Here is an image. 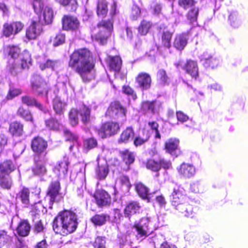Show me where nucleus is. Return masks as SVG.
<instances>
[{
	"instance_id": "nucleus-1",
	"label": "nucleus",
	"mask_w": 248,
	"mask_h": 248,
	"mask_svg": "<svg viewBox=\"0 0 248 248\" xmlns=\"http://www.w3.org/2000/svg\"><path fill=\"white\" fill-rule=\"evenodd\" d=\"M69 66L80 75L84 82L94 78V65L92 62L91 53L87 49L74 51L70 56Z\"/></svg>"
},
{
	"instance_id": "nucleus-2",
	"label": "nucleus",
	"mask_w": 248,
	"mask_h": 248,
	"mask_svg": "<svg viewBox=\"0 0 248 248\" xmlns=\"http://www.w3.org/2000/svg\"><path fill=\"white\" fill-rule=\"evenodd\" d=\"M77 225L76 214L71 211L64 210L54 218L53 229L56 233L65 236L73 232Z\"/></svg>"
},
{
	"instance_id": "nucleus-3",
	"label": "nucleus",
	"mask_w": 248,
	"mask_h": 248,
	"mask_svg": "<svg viewBox=\"0 0 248 248\" xmlns=\"http://www.w3.org/2000/svg\"><path fill=\"white\" fill-rule=\"evenodd\" d=\"M170 200L172 205L186 217H190L192 215V207L187 203L188 198L184 194V191L182 188H174Z\"/></svg>"
},
{
	"instance_id": "nucleus-4",
	"label": "nucleus",
	"mask_w": 248,
	"mask_h": 248,
	"mask_svg": "<svg viewBox=\"0 0 248 248\" xmlns=\"http://www.w3.org/2000/svg\"><path fill=\"white\" fill-rule=\"evenodd\" d=\"M90 109L85 106H82L78 109H72L69 114L71 124L72 126L76 125L79 119L84 124L89 122L90 120Z\"/></svg>"
},
{
	"instance_id": "nucleus-5",
	"label": "nucleus",
	"mask_w": 248,
	"mask_h": 248,
	"mask_svg": "<svg viewBox=\"0 0 248 248\" xmlns=\"http://www.w3.org/2000/svg\"><path fill=\"white\" fill-rule=\"evenodd\" d=\"M33 7L37 14H40L42 13V15H40V18H43L45 24H49L52 22L53 17V11L48 7L44 8L43 3L41 0H33Z\"/></svg>"
},
{
	"instance_id": "nucleus-6",
	"label": "nucleus",
	"mask_w": 248,
	"mask_h": 248,
	"mask_svg": "<svg viewBox=\"0 0 248 248\" xmlns=\"http://www.w3.org/2000/svg\"><path fill=\"white\" fill-rule=\"evenodd\" d=\"M31 86L33 92L38 95L47 94V85L43 79L38 75H33L31 80Z\"/></svg>"
},
{
	"instance_id": "nucleus-7",
	"label": "nucleus",
	"mask_w": 248,
	"mask_h": 248,
	"mask_svg": "<svg viewBox=\"0 0 248 248\" xmlns=\"http://www.w3.org/2000/svg\"><path fill=\"white\" fill-rule=\"evenodd\" d=\"M99 32L94 35V37L97 40H100L101 44H104L108 37L110 35L113 28L112 22L109 20L102 21L98 25Z\"/></svg>"
},
{
	"instance_id": "nucleus-8",
	"label": "nucleus",
	"mask_w": 248,
	"mask_h": 248,
	"mask_svg": "<svg viewBox=\"0 0 248 248\" xmlns=\"http://www.w3.org/2000/svg\"><path fill=\"white\" fill-rule=\"evenodd\" d=\"M150 219L148 217L142 218L134 225L137 232V237L142 239L146 237L150 232Z\"/></svg>"
},
{
	"instance_id": "nucleus-9",
	"label": "nucleus",
	"mask_w": 248,
	"mask_h": 248,
	"mask_svg": "<svg viewBox=\"0 0 248 248\" xmlns=\"http://www.w3.org/2000/svg\"><path fill=\"white\" fill-rule=\"evenodd\" d=\"M31 146L33 152L37 154L36 156L43 158L46 156L47 144L43 139L39 137L34 138L32 140Z\"/></svg>"
},
{
	"instance_id": "nucleus-10",
	"label": "nucleus",
	"mask_w": 248,
	"mask_h": 248,
	"mask_svg": "<svg viewBox=\"0 0 248 248\" xmlns=\"http://www.w3.org/2000/svg\"><path fill=\"white\" fill-rule=\"evenodd\" d=\"M120 128L118 123L108 122L105 123L98 131V134L102 138L114 135Z\"/></svg>"
},
{
	"instance_id": "nucleus-11",
	"label": "nucleus",
	"mask_w": 248,
	"mask_h": 248,
	"mask_svg": "<svg viewBox=\"0 0 248 248\" xmlns=\"http://www.w3.org/2000/svg\"><path fill=\"white\" fill-rule=\"evenodd\" d=\"M60 188L59 182L55 181L49 185L47 192L46 198L49 201V208H51L54 202H58L60 197L59 193Z\"/></svg>"
},
{
	"instance_id": "nucleus-12",
	"label": "nucleus",
	"mask_w": 248,
	"mask_h": 248,
	"mask_svg": "<svg viewBox=\"0 0 248 248\" xmlns=\"http://www.w3.org/2000/svg\"><path fill=\"white\" fill-rule=\"evenodd\" d=\"M42 32V26L39 22L32 21L26 30V38L28 40L35 39Z\"/></svg>"
},
{
	"instance_id": "nucleus-13",
	"label": "nucleus",
	"mask_w": 248,
	"mask_h": 248,
	"mask_svg": "<svg viewBox=\"0 0 248 248\" xmlns=\"http://www.w3.org/2000/svg\"><path fill=\"white\" fill-rule=\"evenodd\" d=\"M24 25L19 21L11 23H6L3 25V33L6 37H10L13 34H16L23 28Z\"/></svg>"
},
{
	"instance_id": "nucleus-14",
	"label": "nucleus",
	"mask_w": 248,
	"mask_h": 248,
	"mask_svg": "<svg viewBox=\"0 0 248 248\" xmlns=\"http://www.w3.org/2000/svg\"><path fill=\"white\" fill-rule=\"evenodd\" d=\"M62 28L65 31H75L78 29L80 23L76 17L64 16L62 19Z\"/></svg>"
},
{
	"instance_id": "nucleus-15",
	"label": "nucleus",
	"mask_w": 248,
	"mask_h": 248,
	"mask_svg": "<svg viewBox=\"0 0 248 248\" xmlns=\"http://www.w3.org/2000/svg\"><path fill=\"white\" fill-rule=\"evenodd\" d=\"M201 62L205 67L215 68L217 67L219 62V60L216 57H213L208 52H204L199 56Z\"/></svg>"
},
{
	"instance_id": "nucleus-16",
	"label": "nucleus",
	"mask_w": 248,
	"mask_h": 248,
	"mask_svg": "<svg viewBox=\"0 0 248 248\" xmlns=\"http://www.w3.org/2000/svg\"><path fill=\"white\" fill-rule=\"evenodd\" d=\"M181 67L192 78L196 79L199 76L198 66L196 62L189 60L181 65Z\"/></svg>"
},
{
	"instance_id": "nucleus-17",
	"label": "nucleus",
	"mask_w": 248,
	"mask_h": 248,
	"mask_svg": "<svg viewBox=\"0 0 248 248\" xmlns=\"http://www.w3.org/2000/svg\"><path fill=\"white\" fill-rule=\"evenodd\" d=\"M179 140L175 138H171L166 141L165 147L166 152L174 156H177L180 154L178 148Z\"/></svg>"
},
{
	"instance_id": "nucleus-18",
	"label": "nucleus",
	"mask_w": 248,
	"mask_h": 248,
	"mask_svg": "<svg viewBox=\"0 0 248 248\" xmlns=\"http://www.w3.org/2000/svg\"><path fill=\"white\" fill-rule=\"evenodd\" d=\"M106 114L112 117H124L125 115L124 109L118 102H112L108 108Z\"/></svg>"
},
{
	"instance_id": "nucleus-19",
	"label": "nucleus",
	"mask_w": 248,
	"mask_h": 248,
	"mask_svg": "<svg viewBox=\"0 0 248 248\" xmlns=\"http://www.w3.org/2000/svg\"><path fill=\"white\" fill-rule=\"evenodd\" d=\"M69 164L68 157L64 156L62 159L58 161L54 166L53 169V172L58 176L64 175L67 172Z\"/></svg>"
},
{
	"instance_id": "nucleus-20",
	"label": "nucleus",
	"mask_w": 248,
	"mask_h": 248,
	"mask_svg": "<svg viewBox=\"0 0 248 248\" xmlns=\"http://www.w3.org/2000/svg\"><path fill=\"white\" fill-rule=\"evenodd\" d=\"M136 81L141 90H146L150 88L152 80L148 74L142 72L138 75L136 78Z\"/></svg>"
},
{
	"instance_id": "nucleus-21",
	"label": "nucleus",
	"mask_w": 248,
	"mask_h": 248,
	"mask_svg": "<svg viewBox=\"0 0 248 248\" xmlns=\"http://www.w3.org/2000/svg\"><path fill=\"white\" fill-rule=\"evenodd\" d=\"M45 157L35 156L34 158L35 166L32 169V171L35 174L41 175L46 172V170L45 167L46 162Z\"/></svg>"
},
{
	"instance_id": "nucleus-22",
	"label": "nucleus",
	"mask_w": 248,
	"mask_h": 248,
	"mask_svg": "<svg viewBox=\"0 0 248 248\" xmlns=\"http://www.w3.org/2000/svg\"><path fill=\"white\" fill-rule=\"evenodd\" d=\"M97 204L99 206L106 205L110 203V198L108 194L104 190H98L94 195Z\"/></svg>"
},
{
	"instance_id": "nucleus-23",
	"label": "nucleus",
	"mask_w": 248,
	"mask_h": 248,
	"mask_svg": "<svg viewBox=\"0 0 248 248\" xmlns=\"http://www.w3.org/2000/svg\"><path fill=\"white\" fill-rule=\"evenodd\" d=\"M37 63L41 70H44L46 69H51L52 70H54L55 67L60 64V63L59 62L46 59L44 57L39 58Z\"/></svg>"
},
{
	"instance_id": "nucleus-24",
	"label": "nucleus",
	"mask_w": 248,
	"mask_h": 248,
	"mask_svg": "<svg viewBox=\"0 0 248 248\" xmlns=\"http://www.w3.org/2000/svg\"><path fill=\"white\" fill-rule=\"evenodd\" d=\"M177 170L180 174L186 178H190L195 173V169L194 166L187 163H182Z\"/></svg>"
},
{
	"instance_id": "nucleus-25",
	"label": "nucleus",
	"mask_w": 248,
	"mask_h": 248,
	"mask_svg": "<svg viewBox=\"0 0 248 248\" xmlns=\"http://www.w3.org/2000/svg\"><path fill=\"white\" fill-rule=\"evenodd\" d=\"M188 36L186 33H181L176 36L173 46L179 50H183L187 43Z\"/></svg>"
},
{
	"instance_id": "nucleus-26",
	"label": "nucleus",
	"mask_w": 248,
	"mask_h": 248,
	"mask_svg": "<svg viewBox=\"0 0 248 248\" xmlns=\"http://www.w3.org/2000/svg\"><path fill=\"white\" fill-rule=\"evenodd\" d=\"M140 208L141 206L138 202L135 201L130 202L125 206L124 210V215L125 216L129 217L139 213Z\"/></svg>"
},
{
	"instance_id": "nucleus-27",
	"label": "nucleus",
	"mask_w": 248,
	"mask_h": 248,
	"mask_svg": "<svg viewBox=\"0 0 248 248\" xmlns=\"http://www.w3.org/2000/svg\"><path fill=\"white\" fill-rule=\"evenodd\" d=\"M30 192L29 190L27 188H23L19 193L18 196L22 203L24 205L25 207H27L30 204H34V206L36 207L38 204L40 205L39 202L38 203H31L29 199Z\"/></svg>"
},
{
	"instance_id": "nucleus-28",
	"label": "nucleus",
	"mask_w": 248,
	"mask_h": 248,
	"mask_svg": "<svg viewBox=\"0 0 248 248\" xmlns=\"http://www.w3.org/2000/svg\"><path fill=\"white\" fill-rule=\"evenodd\" d=\"M31 225L25 220H21L16 228L17 233L21 236H27L29 235L31 230Z\"/></svg>"
},
{
	"instance_id": "nucleus-29",
	"label": "nucleus",
	"mask_w": 248,
	"mask_h": 248,
	"mask_svg": "<svg viewBox=\"0 0 248 248\" xmlns=\"http://www.w3.org/2000/svg\"><path fill=\"white\" fill-rule=\"evenodd\" d=\"M9 132L14 136L20 137L23 133V125L17 122H13L10 125Z\"/></svg>"
},
{
	"instance_id": "nucleus-30",
	"label": "nucleus",
	"mask_w": 248,
	"mask_h": 248,
	"mask_svg": "<svg viewBox=\"0 0 248 248\" xmlns=\"http://www.w3.org/2000/svg\"><path fill=\"white\" fill-rule=\"evenodd\" d=\"M134 136L133 129L131 127H127L121 134L120 138L118 140V142L127 143L133 140Z\"/></svg>"
},
{
	"instance_id": "nucleus-31",
	"label": "nucleus",
	"mask_w": 248,
	"mask_h": 248,
	"mask_svg": "<svg viewBox=\"0 0 248 248\" xmlns=\"http://www.w3.org/2000/svg\"><path fill=\"white\" fill-rule=\"evenodd\" d=\"M109 172V169L107 163L105 162L103 164H98V167L95 170V174L98 179L103 180L105 179Z\"/></svg>"
},
{
	"instance_id": "nucleus-32",
	"label": "nucleus",
	"mask_w": 248,
	"mask_h": 248,
	"mask_svg": "<svg viewBox=\"0 0 248 248\" xmlns=\"http://www.w3.org/2000/svg\"><path fill=\"white\" fill-rule=\"evenodd\" d=\"M108 65L111 70L114 71L115 72H119L121 69L122 65L121 58L118 56L109 57Z\"/></svg>"
},
{
	"instance_id": "nucleus-33",
	"label": "nucleus",
	"mask_w": 248,
	"mask_h": 248,
	"mask_svg": "<svg viewBox=\"0 0 248 248\" xmlns=\"http://www.w3.org/2000/svg\"><path fill=\"white\" fill-rule=\"evenodd\" d=\"M53 106L56 113L62 115L65 109L66 104L62 101L59 97H56L53 100Z\"/></svg>"
},
{
	"instance_id": "nucleus-34",
	"label": "nucleus",
	"mask_w": 248,
	"mask_h": 248,
	"mask_svg": "<svg viewBox=\"0 0 248 248\" xmlns=\"http://www.w3.org/2000/svg\"><path fill=\"white\" fill-rule=\"evenodd\" d=\"M12 186V181L9 174L0 173V186L4 189H9Z\"/></svg>"
},
{
	"instance_id": "nucleus-35",
	"label": "nucleus",
	"mask_w": 248,
	"mask_h": 248,
	"mask_svg": "<svg viewBox=\"0 0 248 248\" xmlns=\"http://www.w3.org/2000/svg\"><path fill=\"white\" fill-rule=\"evenodd\" d=\"M150 134L148 130H143L142 135H139L136 137L134 140V144L136 146H140L146 142L149 139Z\"/></svg>"
},
{
	"instance_id": "nucleus-36",
	"label": "nucleus",
	"mask_w": 248,
	"mask_h": 248,
	"mask_svg": "<svg viewBox=\"0 0 248 248\" xmlns=\"http://www.w3.org/2000/svg\"><path fill=\"white\" fill-rule=\"evenodd\" d=\"M11 237L4 230L0 231V248H9Z\"/></svg>"
},
{
	"instance_id": "nucleus-37",
	"label": "nucleus",
	"mask_w": 248,
	"mask_h": 248,
	"mask_svg": "<svg viewBox=\"0 0 248 248\" xmlns=\"http://www.w3.org/2000/svg\"><path fill=\"white\" fill-rule=\"evenodd\" d=\"M15 169V165L10 160H6L0 164V173L9 174Z\"/></svg>"
},
{
	"instance_id": "nucleus-38",
	"label": "nucleus",
	"mask_w": 248,
	"mask_h": 248,
	"mask_svg": "<svg viewBox=\"0 0 248 248\" xmlns=\"http://www.w3.org/2000/svg\"><path fill=\"white\" fill-rule=\"evenodd\" d=\"M121 155L124 161L127 165H130L134 162L135 155L133 152L125 150L121 152Z\"/></svg>"
},
{
	"instance_id": "nucleus-39",
	"label": "nucleus",
	"mask_w": 248,
	"mask_h": 248,
	"mask_svg": "<svg viewBox=\"0 0 248 248\" xmlns=\"http://www.w3.org/2000/svg\"><path fill=\"white\" fill-rule=\"evenodd\" d=\"M107 3L105 0L98 2L97 7V15L101 17H104L108 13Z\"/></svg>"
},
{
	"instance_id": "nucleus-40",
	"label": "nucleus",
	"mask_w": 248,
	"mask_h": 248,
	"mask_svg": "<svg viewBox=\"0 0 248 248\" xmlns=\"http://www.w3.org/2000/svg\"><path fill=\"white\" fill-rule=\"evenodd\" d=\"M136 190L139 196L143 199L148 198L149 194L148 188L141 183H139L136 185Z\"/></svg>"
},
{
	"instance_id": "nucleus-41",
	"label": "nucleus",
	"mask_w": 248,
	"mask_h": 248,
	"mask_svg": "<svg viewBox=\"0 0 248 248\" xmlns=\"http://www.w3.org/2000/svg\"><path fill=\"white\" fill-rule=\"evenodd\" d=\"M109 219L106 214L96 215L91 218L92 222L96 225H102Z\"/></svg>"
},
{
	"instance_id": "nucleus-42",
	"label": "nucleus",
	"mask_w": 248,
	"mask_h": 248,
	"mask_svg": "<svg viewBox=\"0 0 248 248\" xmlns=\"http://www.w3.org/2000/svg\"><path fill=\"white\" fill-rule=\"evenodd\" d=\"M4 51L12 58H16L18 56L20 50L17 46H7L4 47Z\"/></svg>"
},
{
	"instance_id": "nucleus-43",
	"label": "nucleus",
	"mask_w": 248,
	"mask_h": 248,
	"mask_svg": "<svg viewBox=\"0 0 248 248\" xmlns=\"http://www.w3.org/2000/svg\"><path fill=\"white\" fill-rule=\"evenodd\" d=\"M21 66L22 69L28 68L31 64V57L30 53L27 50H24L22 54Z\"/></svg>"
},
{
	"instance_id": "nucleus-44",
	"label": "nucleus",
	"mask_w": 248,
	"mask_h": 248,
	"mask_svg": "<svg viewBox=\"0 0 248 248\" xmlns=\"http://www.w3.org/2000/svg\"><path fill=\"white\" fill-rule=\"evenodd\" d=\"M22 103L29 106H35L39 109L42 110L43 107L42 105L36 102V100L31 97L25 96L22 98Z\"/></svg>"
},
{
	"instance_id": "nucleus-45",
	"label": "nucleus",
	"mask_w": 248,
	"mask_h": 248,
	"mask_svg": "<svg viewBox=\"0 0 248 248\" xmlns=\"http://www.w3.org/2000/svg\"><path fill=\"white\" fill-rule=\"evenodd\" d=\"M97 145V140L93 138L87 139L83 141V149L86 151L94 148Z\"/></svg>"
},
{
	"instance_id": "nucleus-46",
	"label": "nucleus",
	"mask_w": 248,
	"mask_h": 248,
	"mask_svg": "<svg viewBox=\"0 0 248 248\" xmlns=\"http://www.w3.org/2000/svg\"><path fill=\"white\" fill-rule=\"evenodd\" d=\"M151 27V24L150 22L146 20L142 21L138 28L139 33L141 35H146L149 31Z\"/></svg>"
},
{
	"instance_id": "nucleus-47",
	"label": "nucleus",
	"mask_w": 248,
	"mask_h": 248,
	"mask_svg": "<svg viewBox=\"0 0 248 248\" xmlns=\"http://www.w3.org/2000/svg\"><path fill=\"white\" fill-rule=\"evenodd\" d=\"M17 114L26 121L32 122L33 120L31 112L29 110L24 109L22 107H20L18 108Z\"/></svg>"
},
{
	"instance_id": "nucleus-48",
	"label": "nucleus",
	"mask_w": 248,
	"mask_h": 248,
	"mask_svg": "<svg viewBox=\"0 0 248 248\" xmlns=\"http://www.w3.org/2000/svg\"><path fill=\"white\" fill-rule=\"evenodd\" d=\"M142 108L144 111L154 113L156 108V102H144L142 103Z\"/></svg>"
},
{
	"instance_id": "nucleus-49",
	"label": "nucleus",
	"mask_w": 248,
	"mask_h": 248,
	"mask_svg": "<svg viewBox=\"0 0 248 248\" xmlns=\"http://www.w3.org/2000/svg\"><path fill=\"white\" fill-rule=\"evenodd\" d=\"M157 78L160 84L163 85L167 83L169 80L166 72L163 69H160L158 71Z\"/></svg>"
},
{
	"instance_id": "nucleus-50",
	"label": "nucleus",
	"mask_w": 248,
	"mask_h": 248,
	"mask_svg": "<svg viewBox=\"0 0 248 248\" xmlns=\"http://www.w3.org/2000/svg\"><path fill=\"white\" fill-rule=\"evenodd\" d=\"M172 36V33L169 31H164L162 36V43L164 46L169 48L170 46V40Z\"/></svg>"
},
{
	"instance_id": "nucleus-51",
	"label": "nucleus",
	"mask_w": 248,
	"mask_h": 248,
	"mask_svg": "<svg viewBox=\"0 0 248 248\" xmlns=\"http://www.w3.org/2000/svg\"><path fill=\"white\" fill-rule=\"evenodd\" d=\"M231 25L233 28H237L240 25V21L237 17V14L236 13H232L229 17Z\"/></svg>"
},
{
	"instance_id": "nucleus-52",
	"label": "nucleus",
	"mask_w": 248,
	"mask_h": 248,
	"mask_svg": "<svg viewBox=\"0 0 248 248\" xmlns=\"http://www.w3.org/2000/svg\"><path fill=\"white\" fill-rule=\"evenodd\" d=\"M46 124L48 128L53 130H58L60 126L59 122L54 119L46 121Z\"/></svg>"
},
{
	"instance_id": "nucleus-53",
	"label": "nucleus",
	"mask_w": 248,
	"mask_h": 248,
	"mask_svg": "<svg viewBox=\"0 0 248 248\" xmlns=\"http://www.w3.org/2000/svg\"><path fill=\"white\" fill-rule=\"evenodd\" d=\"M140 9L136 5H133L130 15V17L132 20H137L140 16Z\"/></svg>"
},
{
	"instance_id": "nucleus-54",
	"label": "nucleus",
	"mask_w": 248,
	"mask_h": 248,
	"mask_svg": "<svg viewBox=\"0 0 248 248\" xmlns=\"http://www.w3.org/2000/svg\"><path fill=\"white\" fill-rule=\"evenodd\" d=\"M93 248H107L105 238L102 237H96L93 244Z\"/></svg>"
},
{
	"instance_id": "nucleus-55",
	"label": "nucleus",
	"mask_w": 248,
	"mask_h": 248,
	"mask_svg": "<svg viewBox=\"0 0 248 248\" xmlns=\"http://www.w3.org/2000/svg\"><path fill=\"white\" fill-rule=\"evenodd\" d=\"M146 167L153 171H157L160 169V165L155 160L150 159L147 162Z\"/></svg>"
},
{
	"instance_id": "nucleus-56",
	"label": "nucleus",
	"mask_w": 248,
	"mask_h": 248,
	"mask_svg": "<svg viewBox=\"0 0 248 248\" xmlns=\"http://www.w3.org/2000/svg\"><path fill=\"white\" fill-rule=\"evenodd\" d=\"M199 10L197 8H194L189 11L187 15V18L190 21L193 23L196 21L198 15Z\"/></svg>"
},
{
	"instance_id": "nucleus-57",
	"label": "nucleus",
	"mask_w": 248,
	"mask_h": 248,
	"mask_svg": "<svg viewBox=\"0 0 248 248\" xmlns=\"http://www.w3.org/2000/svg\"><path fill=\"white\" fill-rule=\"evenodd\" d=\"M59 3L64 6L70 4L72 6L71 10L72 11L76 10L77 7V0H58Z\"/></svg>"
},
{
	"instance_id": "nucleus-58",
	"label": "nucleus",
	"mask_w": 248,
	"mask_h": 248,
	"mask_svg": "<svg viewBox=\"0 0 248 248\" xmlns=\"http://www.w3.org/2000/svg\"><path fill=\"white\" fill-rule=\"evenodd\" d=\"M65 41V35L60 33L57 34L53 40V45L54 46H58L62 44Z\"/></svg>"
},
{
	"instance_id": "nucleus-59",
	"label": "nucleus",
	"mask_w": 248,
	"mask_h": 248,
	"mask_svg": "<svg viewBox=\"0 0 248 248\" xmlns=\"http://www.w3.org/2000/svg\"><path fill=\"white\" fill-rule=\"evenodd\" d=\"M21 93V91L19 89L11 88L9 90L7 98L8 99H12L14 97L19 95Z\"/></svg>"
},
{
	"instance_id": "nucleus-60",
	"label": "nucleus",
	"mask_w": 248,
	"mask_h": 248,
	"mask_svg": "<svg viewBox=\"0 0 248 248\" xmlns=\"http://www.w3.org/2000/svg\"><path fill=\"white\" fill-rule=\"evenodd\" d=\"M195 3L194 0H179V4L185 9L188 8Z\"/></svg>"
},
{
	"instance_id": "nucleus-61",
	"label": "nucleus",
	"mask_w": 248,
	"mask_h": 248,
	"mask_svg": "<svg viewBox=\"0 0 248 248\" xmlns=\"http://www.w3.org/2000/svg\"><path fill=\"white\" fill-rule=\"evenodd\" d=\"M148 125L153 131H155V137L156 138L160 139L161 136L158 130V124L155 122H149Z\"/></svg>"
},
{
	"instance_id": "nucleus-62",
	"label": "nucleus",
	"mask_w": 248,
	"mask_h": 248,
	"mask_svg": "<svg viewBox=\"0 0 248 248\" xmlns=\"http://www.w3.org/2000/svg\"><path fill=\"white\" fill-rule=\"evenodd\" d=\"M176 117L178 121L182 123L187 121L188 119V116L181 111L176 112Z\"/></svg>"
},
{
	"instance_id": "nucleus-63",
	"label": "nucleus",
	"mask_w": 248,
	"mask_h": 248,
	"mask_svg": "<svg viewBox=\"0 0 248 248\" xmlns=\"http://www.w3.org/2000/svg\"><path fill=\"white\" fill-rule=\"evenodd\" d=\"M64 134L67 140H71L74 142H77L78 136L71 133L70 131L66 130L64 131Z\"/></svg>"
},
{
	"instance_id": "nucleus-64",
	"label": "nucleus",
	"mask_w": 248,
	"mask_h": 248,
	"mask_svg": "<svg viewBox=\"0 0 248 248\" xmlns=\"http://www.w3.org/2000/svg\"><path fill=\"white\" fill-rule=\"evenodd\" d=\"M159 164L160 165V168L162 167L165 169H169L171 166V163L170 161L164 159H161Z\"/></svg>"
}]
</instances>
